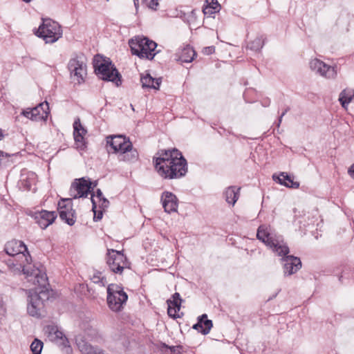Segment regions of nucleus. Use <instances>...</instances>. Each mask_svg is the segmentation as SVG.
Instances as JSON below:
<instances>
[{"label":"nucleus","instance_id":"21","mask_svg":"<svg viewBox=\"0 0 354 354\" xmlns=\"http://www.w3.org/2000/svg\"><path fill=\"white\" fill-rule=\"evenodd\" d=\"M196 56V53L194 50V48L192 47H191L189 45H187L182 50L178 59L181 62L190 63L194 59Z\"/></svg>","mask_w":354,"mask_h":354},{"label":"nucleus","instance_id":"57","mask_svg":"<svg viewBox=\"0 0 354 354\" xmlns=\"http://www.w3.org/2000/svg\"><path fill=\"white\" fill-rule=\"evenodd\" d=\"M24 1H25L26 3H28L30 2L31 0H23Z\"/></svg>","mask_w":354,"mask_h":354},{"label":"nucleus","instance_id":"35","mask_svg":"<svg viewBox=\"0 0 354 354\" xmlns=\"http://www.w3.org/2000/svg\"><path fill=\"white\" fill-rule=\"evenodd\" d=\"M178 311V310H177L176 307H174L172 305H168L167 313L170 317L173 319L180 317V315L177 314Z\"/></svg>","mask_w":354,"mask_h":354},{"label":"nucleus","instance_id":"29","mask_svg":"<svg viewBox=\"0 0 354 354\" xmlns=\"http://www.w3.org/2000/svg\"><path fill=\"white\" fill-rule=\"evenodd\" d=\"M140 80L143 88H155L154 78L150 74H147L145 76L142 77Z\"/></svg>","mask_w":354,"mask_h":354},{"label":"nucleus","instance_id":"45","mask_svg":"<svg viewBox=\"0 0 354 354\" xmlns=\"http://www.w3.org/2000/svg\"><path fill=\"white\" fill-rule=\"evenodd\" d=\"M290 110V107H286L285 110L282 112L281 115L279 118V124L281 123L282 118L286 115V113Z\"/></svg>","mask_w":354,"mask_h":354},{"label":"nucleus","instance_id":"7","mask_svg":"<svg viewBox=\"0 0 354 354\" xmlns=\"http://www.w3.org/2000/svg\"><path fill=\"white\" fill-rule=\"evenodd\" d=\"M106 263L110 270L116 274H122L125 268H129L130 263L123 251L109 249L106 254Z\"/></svg>","mask_w":354,"mask_h":354},{"label":"nucleus","instance_id":"4","mask_svg":"<svg viewBox=\"0 0 354 354\" xmlns=\"http://www.w3.org/2000/svg\"><path fill=\"white\" fill-rule=\"evenodd\" d=\"M129 45L131 53L141 59L145 58L151 60L159 52L158 50L156 51L157 44L143 36H137L129 39Z\"/></svg>","mask_w":354,"mask_h":354},{"label":"nucleus","instance_id":"52","mask_svg":"<svg viewBox=\"0 0 354 354\" xmlns=\"http://www.w3.org/2000/svg\"><path fill=\"white\" fill-rule=\"evenodd\" d=\"M196 12H198V10L194 9L191 12L192 17H196Z\"/></svg>","mask_w":354,"mask_h":354},{"label":"nucleus","instance_id":"23","mask_svg":"<svg viewBox=\"0 0 354 354\" xmlns=\"http://www.w3.org/2000/svg\"><path fill=\"white\" fill-rule=\"evenodd\" d=\"M50 340L59 342L60 344L63 345L67 354H70L72 352L71 347L68 345V341L67 338L59 329L57 330L54 335L50 338Z\"/></svg>","mask_w":354,"mask_h":354},{"label":"nucleus","instance_id":"32","mask_svg":"<svg viewBox=\"0 0 354 354\" xmlns=\"http://www.w3.org/2000/svg\"><path fill=\"white\" fill-rule=\"evenodd\" d=\"M203 330H201L200 332L203 335H207L209 333L213 324L212 322L210 319H207V315H206V319H203Z\"/></svg>","mask_w":354,"mask_h":354},{"label":"nucleus","instance_id":"2","mask_svg":"<svg viewBox=\"0 0 354 354\" xmlns=\"http://www.w3.org/2000/svg\"><path fill=\"white\" fill-rule=\"evenodd\" d=\"M158 157H153L154 167L157 173L165 179L180 178L186 175L188 168L182 153L174 148L160 150Z\"/></svg>","mask_w":354,"mask_h":354},{"label":"nucleus","instance_id":"13","mask_svg":"<svg viewBox=\"0 0 354 354\" xmlns=\"http://www.w3.org/2000/svg\"><path fill=\"white\" fill-rule=\"evenodd\" d=\"M310 68L312 71L327 78H334L337 75L334 67L327 65L318 59H314L310 62Z\"/></svg>","mask_w":354,"mask_h":354},{"label":"nucleus","instance_id":"19","mask_svg":"<svg viewBox=\"0 0 354 354\" xmlns=\"http://www.w3.org/2000/svg\"><path fill=\"white\" fill-rule=\"evenodd\" d=\"M272 178L277 183L286 187L297 189L299 187V183L294 181L293 178L286 172H281L279 176L274 174Z\"/></svg>","mask_w":354,"mask_h":354},{"label":"nucleus","instance_id":"3","mask_svg":"<svg viewBox=\"0 0 354 354\" xmlns=\"http://www.w3.org/2000/svg\"><path fill=\"white\" fill-rule=\"evenodd\" d=\"M93 68L97 77L106 82H111L119 86L122 84V75L110 58L96 55L93 58Z\"/></svg>","mask_w":354,"mask_h":354},{"label":"nucleus","instance_id":"14","mask_svg":"<svg viewBox=\"0 0 354 354\" xmlns=\"http://www.w3.org/2000/svg\"><path fill=\"white\" fill-rule=\"evenodd\" d=\"M44 307L45 304L43 301L39 300L35 296L29 295L27 311L30 316L37 318L44 317L46 313Z\"/></svg>","mask_w":354,"mask_h":354},{"label":"nucleus","instance_id":"12","mask_svg":"<svg viewBox=\"0 0 354 354\" xmlns=\"http://www.w3.org/2000/svg\"><path fill=\"white\" fill-rule=\"evenodd\" d=\"M72 189L77 192L76 194L73 195V198H86L89 193L93 192L92 181L84 177L75 179L71 185V192H72Z\"/></svg>","mask_w":354,"mask_h":354},{"label":"nucleus","instance_id":"31","mask_svg":"<svg viewBox=\"0 0 354 354\" xmlns=\"http://www.w3.org/2000/svg\"><path fill=\"white\" fill-rule=\"evenodd\" d=\"M101 272L96 271L91 277V280L95 283H99L101 286H105L107 283L106 279L104 277H101Z\"/></svg>","mask_w":354,"mask_h":354},{"label":"nucleus","instance_id":"24","mask_svg":"<svg viewBox=\"0 0 354 354\" xmlns=\"http://www.w3.org/2000/svg\"><path fill=\"white\" fill-rule=\"evenodd\" d=\"M138 158V153L137 150L133 149V147L129 149V151H125V152L124 150L118 155V159L120 161L135 162Z\"/></svg>","mask_w":354,"mask_h":354},{"label":"nucleus","instance_id":"36","mask_svg":"<svg viewBox=\"0 0 354 354\" xmlns=\"http://www.w3.org/2000/svg\"><path fill=\"white\" fill-rule=\"evenodd\" d=\"M142 2L148 8L154 10H157V6H158V0H142Z\"/></svg>","mask_w":354,"mask_h":354},{"label":"nucleus","instance_id":"17","mask_svg":"<svg viewBox=\"0 0 354 354\" xmlns=\"http://www.w3.org/2000/svg\"><path fill=\"white\" fill-rule=\"evenodd\" d=\"M73 136L77 145V148L84 150L86 147V143L84 140V136L87 131L82 127L79 118L75 120L73 123Z\"/></svg>","mask_w":354,"mask_h":354},{"label":"nucleus","instance_id":"15","mask_svg":"<svg viewBox=\"0 0 354 354\" xmlns=\"http://www.w3.org/2000/svg\"><path fill=\"white\" fill-rule=\"evenodd\" d=\"M4 250L9 256H15L19 254L26 255L28 253L26 245L21 241L12 240L6 243Z\"/></svg>","mask_w":354,"mask_h":354},{"label":"nucleus","instance_id":"9","mask_svg":"<svg viewBox=\"0 0 354 354\" xmlns=\"http://www.w3.org/2000/svg\"><path fill=\"white\" fill-rule=\"evenodd\" d=\"M49 113L48 103L45 101L34 108H28L23 110L21 114L32 121H46Z\"/></svg>","mask_w":354,"mask_h":354},{"label":"nucleus","instance_id":"22","mask_svg":"<svg viewBox=\"0 0 354 354\" xmlns=\"http://www.w3.org/2000/svg\"><path fill=\"white\" fill-rule=\"evenodd\" d=\"M30 294L32 296H35L39 300L43 301L44 304L50 297V292L46 286L36 288L35 290L30 291Z\"/></svg>","mask_w":354,"mask_h":354},{"label":"nucleus","instance_id":"43","mask_svg":"<svg viewBox=\"0 0 354 354\" xmlns=\"http://www.w3.org/2000/svg\"><path fill=\"white\" fill-rule=\"evenodd\" d=\"M94 194H92L91 195V202H92V211L95 213L96 208H97V203L93 199Z\"/></svg>","mask_w":354,"mask_h":354},{"label":"nucleus","instance_id":"1","mask_svg":"<svg viewBox=\"0 0 354 354\" xmlns=\"http://www.w3.org/2000/svg\"><path fill=\"white\" fill-rule=\"evenodd\" d=\"M257 238L281 256L284 275L289 276L297 272L301 268V261L299 257L288 255L289 248L281 245L279 236L272 230L270 225H261L257 232Z\"/></svg>","mask_w":354,"mask_h":354},{"label":"nucleus","instance_id":"58","mask_svg":"<svg viewBox=\"0 0 354 354\" xmlns=\"http://www.w3.org/2000/svg\"><path fill=\"white\" fill-rule=\"evenodd\" d=\"M342 278V276H340L339 278V280L341 281Z\"/></svg>","mask_w":354,"mask_h":354},{"label":"nucleus","instance_id":"41","mask_svg":"<svg viewBox=\"0 0 354 354\" xmlns=\"http://www.w3.org/2000/svg\"><path fill=\"white\" fill-rule=\"evenodd\" d=\"M162 80L161 78H154V86L153 89H158L159 86L161 84Z\"/></svg>","mask_w":354,"mask_h":354},{"label":"nucleus","instance_id":"16","mask_svg":"<svg viewBox=\"0 0 354 354\" xmlns=\"http://www.w3.org/2000/svg\"><path fill=\"white\" fill-rule=\"evenodd\" d=\"M57 216V212L55 211L41 210L36 214L35 218L41 229H46L55 221Z\"/></svg>","mask_w":354,"mask_h":354},{"label":"nucleus","instance_id":"46","mask_svg":"<svg viewBox=\"0 0 354 354\" xmlns=\"http://www.w3.org/2000/svg\"><path fill=\"white\" fill-rule=\"evenodd\" d=\"M290 110V107H286L285 110L282 112L281 115L279 118V124L281 123L282 118L286 115V113Z\"/></svg>","mask_w":354,"mask_h":354},{"label":"nucleus","instance_id":"26","mask_svg":"<svg viewBox=\"0 0 354 354\" xmlns=\"http://www.w3.org/2000/svg\"><path fill=\"white\" fill-rule=\"evenodd\" d=\"M264 43L265 39L263 37H257L248 44L247 48L255 52H259L263 48Z\"/></svg>","mask_w":354,"mask_h":354},{"label":"nucleus","instance_id":"8","mask_svg":"<svg viewBox=\"0 0 354 354\" xmlns=\"http://www.w3.org/2000/svg\"><path fill=\"white\" fill-rule=\"evenodd\" d=\"M57 209L59 217L62 221L70 226L75 224L76 221V212L73 209L72 199L61 198L58 203Z\"/></svg>","mask_w":354,"mask_h":354},{"label":"nucleus","instance_id":"42","mask_svg":"<svg viewBox=\"0 0 354 354\" xmlns=\"http://www.w3.org/2000/svg\"><path fill=\"white\" fill-rule=\"evenodd\" d=\"M206 6H216L217 4H219L217 0H205Z\"/></svg>","mask_w":354,"mask_h":354},{"label":"nucleus","instance_id":"34","mask_svg":"<svg viewBox=\"0 0 354 354\" xmlns=\"http://www.w3.org/2000/svg\"><path fill=\"white\" fill-rule=\"evenodd\" d=\"M35 280L37 283H38L39 287L45 286L46 282L47 281V277L45 274H40V272L37 273H34Z\"/></svg>","mask_w":354,"mask_h":354},{"label":"nucleus","instance_id":"38","mask_svg":"<svg viewBox=\"0 0 354 354\" xmlns=\"http://www.w3.org/2000/svg\"><path fill=\"white\" fill-rule=\"evenodd\" d=\"M57 329L58 328L56 326H48L46 327V332L48 333L50 339L54 335Z\"/></svg>","mask_w":354,"mask_h":354},{"label":"nucleus","instance_id":"20","mask_svg":"<svg viewBox=\"0 0 354 354\" xmlns=\"http://www.w3.org/2000/svg\"><path fill=\"white\" fill-rule=\"evenodd\" d=\"M240 189L236 186L228 187L223 193L226 202L234 205L239 198Z\"/></svg>","mask_w":354,"mask_h":354},{"label":"nucleus","instance_id":"44","mask_svg":"<svg viewBox=\"0 0 354 354\" xmlns=\"http://www.w3.org/2000/svg\"><path fill=\"white\" fill-rule=\"evenodd\" d=\"M348 173L349 174L350 176L354 179V163L349 167Z\"/></svg>","mask_w":354,"mask_h":354},{"label":"nucleus","instance_id":"6","mask_svg":"<svg viewBox=\"0 0 354 354\" xmlns=\"http://www.w3.org/2000/svg\"><path fill=\"white\" fill-rule=\"evenodd\" d=\"M127 299L128 295L120 286L114 283L108 286L107 304L113 311H120Z\"/></svg>","mask_w":354,"mask_h":354},{"label":"nucleus","instance_id":"53","mask_svg":"<svg viewBox=\"0 0 354 354\" xmlns=\"http://www.w3.org/2000/svg\"><path fill=\"white\" fill-rule=\"evenodd\" d=\"M280 291H281V289H279V290H278V292H277V293H275L274 295H273L272 297H269L268 300V301H270V300L272 299L273 298L276 297H277V294H278Z\"/></svg>","mask_w":354,"mask_h":354},{"label":"nucleus","instance_id":"49","mask_svg":"<svg viewBox=\"0 0 354 354\" xmlns=\"http://www.w3.org/2000/svg\"><path fill=\"white\" fill-rule=\"evenodd\" d=\"M101 201H102V205L104 207H106L109 205V201L106 198H105L104 197V198H102L101 199Z\"/></svg>","mask_w":354,"mask_h":354},{"label":"nucleus","instance_id":"30","mask_svg":"<svg viewBox=\"0 0 354 354\" xmlns=\"http://www.w3.org/2000/svg\"><path fill=\"white\" fill-rule=\"evenodd\" d=\"M43 345L44 344L41 340L37 338L35 339L30 345V350L32 352V354H41Z\"/></svg>","mask_w":354,"mask_h":354},{"label":"nucleus","instance_id":"51","mask_svg":"<svg viewBox=\"0 0 354 354\" xmlns=\"http://www.w3.org/2000/svg\"><path fill=\"white\" fill-rule=\"evenodd\" d=\"M93 354H105L102 350L95 349V352Z\"/></svg>","mask_w":354,"mask_h":354},{"label":"nucleus","instance_id":"28","mask_svg":"<svg viewBox=\"0 0 354 354\" xmlns=\"http://www.w3.org/2000/svg\"><path fill=\"white\" fill-rule=\"evenodd\" d=\"M162 348L169 349L170 351V354H182V351L183 349V346L182 345L178 346H168L165 343H160V349L163 351Z\"/></svg>","mask_w":354,"mask_h":354},{"label":"nucleus","instance_id":"56","mask_svg":"<svg viewBox=\"0 0 354 354\" xmlns=\"http://www.w3.org/2000/svg\"><path fill=\"white\" fill-rule=\"evenodd\" d=\"M138 1H139V0H133V3H134V5H135V6H136V7H137V6H138Z\"/></svg>","mask_w":354,"mask_h":354},{"label":"nucleus","instance_id":"18","mask_svg":"<svg viewBox=\"0 0 354 354\" xmlns=\"http://www.w3.org/2000/svg\"><path fill=\"white\" fill-rule=\"evenodd\" d=\"M161 201L166 212L171 213L177 211L178 198L173 193L164 192L161 196Z\"/></svg>","mask_w":354,"mask_h":354},{"label":"nucleus","instance_id":"5","mask_svg":"<svg viewBox=\"0 0 354 354\" xmlns=\"http://www.w3.org/2000/svg\"><path fill=\"white\" fill-rule=\"evenodd\" d=\"M35 34L38 37L43 38L46 43H54L62 37V30L57 22L50 19H45Z\"/></svg>","mask_w":354,"mask_h":354},{"label":"nucleus","instance_id":"11","mask_svg":"<svg viewBox=\"0 0 354 354\" xmlns=\"http://www.w3.org/2000/svg\"><path fill=\"white\" fill-rule=\"evenodd\" d=\"M68 68L74 80H77L78 84L84 82L86 75V65L78 57L72 58L68 62Z\"/></svg>","mask_w":354,"mask_h":354},{"label":"nucleus","instance_id":"27","mask_svg":"<svg viewBox=\"0 0 354 354\" xmlns=\"http://www.w3.org/2000/svg\"><path fill=\"white\" fill-rule=\"evenodd\" d=\"M183 299L180 298V295L178 292H175L172 295L171 299L167 301V305H172L174 307H176L178 310H180L181 303Z\"/></svg>","mask_w":354,"mask_h":354},{"label":"nucleus","instance_id":"47","mask_svg":"<svg viewBox=\"0 0 354 354\" xmlns=\"http://www.w3.org/2000/svg\"><path fill=\"white\" fill-rule=\"evenodd\" d=\"M9 156H10L9 154H8L7 153H5L3 151L0 150V165L1 164V161L3 160V158H4V157L8 158Z\"/></svg>","mask_w":354,"mask_h":354},{"label":"nucleus","instance_id":"10","mask_svg":"<svg viewBox=\"0 0 354 354\" xmlns=\"http://www.w3.org/2000/svg\"><path fill=\"white\" fill-rule=\"evenodd\" d=\"M107 146L113 149V153H121L124 150L129 151L133 147L132 143L122 135L109 136L106 137Z\"/></svg>","mask_w":354,"mask_h":354},{"label":"nucleus","instance_id":"55","mask_svg":"<svg viewBox=\"0 0 354 354\" xmlns=\"http://www.w3.org/2000/svg\"><path fill=\"white\" fill-rule=\"evenodd\" d=\"M3 137H4V135L2 132V130L0 129V140H1L3 138Z\"/></svg>","mask_w":354,"mask_h":354},{"label":"nucleus","instance_id":"50","mask_svg":"<svg viewBox=\"0 0 354 354\" xmlns=\"http://www.w3.org/2000/svg\"><path fill=\"white\" fill-rule=\"evenodd\" d=\"M24 274H26L27 277H30L34 274L32 272H30L28 270L23 269Z\"/></svg>","mask_w":354,"mask_h":354},{"label":"nucleus","instance_id":"39","mask_svg":"<svg viewBox=\"0 0 354 354\" xmlns=\"http://www.w3.org/2000/svg\"><path fill=\"white\" fill-rule=\"evenodd\" d=\"M215 52V47L214 46H207L203 49V53L205 55H212Z\"/></svg>","mask_w":354,"mask_h":354},{"label":"nucleus","instance_id":"40","mask_svg":"<svg viewBox=\"0 0 354 354\" xmlns=\"http://www.w3.org/2000/svg\"><path fill=\"white\" fill-rule=\"evenodd\" d=\"M102 216H103V212L102 211H95V213H94V217H93V220L95 221H100V219H102Z\"/></svg>","mask_w":354,"mask_h":354},{"label":"nucleus","instance_id":"33","mask_svg":"<svg viewBox=\"0 0 354 354\" xmlns=\"http://www.w3.org/2000/svg\"><path fill=\"white\" fill-rule=\"evenodd\" d=\"M221 8L220 4H217L216 6H205L203 8V12L204 15L211 16L212 14L218 12Z\"/></svg>","mask_w":354,"mask_h":354},{"label":"nucleus","instance_id":"48","mask_svg":"<svg viewBox=\"0 0 354 354\" xmlns=\"http://www.w3.org/2000/svg\"><path fill=\"white\" fill-rule=\"evenodd\" d=\"M96 196L101 201L104 198L102 191L100 189L96 190Z\"/></svg>","mask_w":354,"mask_h":354},{"label":"nucleus","instance_id":"54","mask_svg":"<svg viewBox=\"0 0 354 354\" xmlns=\"http://www.w3.org/2000/svg\"><path fill=\"white\" fill-rule=\"evenodd\" d=\"M97 185V181H92V187H93V190L94 189V187H95Z\"/></svg>","mask_w":354,"mask_h":354},{"label":"nucleus","instance_id":"25","mask_svg":"<svg viewBox=\"0 0 354 354\" xmlns=\"http://www.w3.org/2000/svg\"><path fill=\"white\" fill-rule=\"evenodd\" d=\"M77 346L83 354H93L95 348L84 339H77Z\"/></svg>","mask_w":354,"mask_h":354},{"label":"nucleus","instance_id":"37","mask_svg":"<svg viewBox=\"0 0 354 354\" xmlns=\"http://www.w3.org/2000/svg\"><path fill=\"white\" fill-rule=\"evenodd\" d=\"M206 319V314H203L198 317V322L196 324H194L193 328L195 330H203V319Z\"/></svg>","mask_w":354,"mask_h":354}]
</instances>
